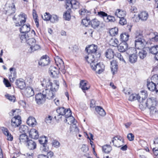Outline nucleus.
Segmentation results:
<instances>
[{
  "instance_id": "1",
  "label": "nucleus",
  "mask_w": 158,
  "mask_h": 158,
  "mask_svg": "<svg viewBox=\"0 0 158 158\" xmlns=\"http://www.w3.org/2000/svg\"><path fill=\"white\" fill-rule=\"evenodd\" d=\"M139 106L142 110L148 107L151 115L158 114V102L154 98H149L146 101L143 100L140 103Z\"/></svg>"
},
{
  "instance_id": "2",
  "label": "nucleus",
  "mask_w": 158,
  "mask_h": 158,
  "mask_svg": "<svg viewBox=\"0 0 158 158\" xmlns=\"http://www.w3.org/2000/svg\"><path fill=\"white\" fill-rule=\"evenodd\" d=\"M53 83L48 82V85L46 88L41 93L45 97L49 99L53 98L55 96V93L59 87V82L57 80L54 81Z\"/></svg>"
},
{
  "instance_id": "3",
  "label": "nucleus",
  "mask_w": 158,
  "mask_h": 158,
  "mask_svg": "<svg viewBox=\"0 0 158 158\" xmlns=\"http://www.w3.org/2000/svg\"><path fill=\"white\" fill-rule=\"evenodd\" d=\"M135 38V47L138 49L143 48L147 44V41L143 36L142 32L140 31L136 32Z\"/></svg>"
},
{
  "instance_id": "4",
  "label": "nucleus",
  "mask_w": 158,
  "mask_h": 158,
  "mask_svg": "<svg viewBox=\"0 0 158 158\" xmlns=\"http://www.w3.org/2000/svg\"><path fill=\"white\" fill-rule=\"evenodd\" d=\"M117 147H120L123 146L124 143V139L121 137L115 136L113 138L111 142H110L111 144Z\"/></svg>"
},
{
  "instance_id": "5",
  "label": "nucleus",
  "mask_w": 158,
  "mask_h": 158,
  "mask_svg": "<svg viewBox=\"0 0 158 158\" xmlns=\"http://www.w3.org/2000/svg\"><path fill=\"white\" fill-rule=\"evenodd\" d=\"M55 63L63 73L64 74L66 72L65 69L64 63L62 60L58 56L56 57L55 58Z\"/></svg>"
},
{
  "instance_id": "6",
  "label": "nucleus",
  "mask_w": 158,
  "mask_h": 158,
  "mask_svg": "<svg viewBox=\"0 0 158 158\" xmlns=\"http://www.w3.org/2000/svg\"><path fill=\"white\" fill-rule=\"evenodd\" d=\"M91 67L93 70L96 71L97 73L100 74L103 71L104 67L101 63H95L91 64Z\"/></svg>"
},
{
  "instance_id": "7",
  "label": "nucleus",
  "mask_w": 158,
  "mask_h": 158,
  "mask_svg": "<svg viewBox=\"0 0 158 158\" xmlns=\"http://www.w3.org/2000/svg\"><path fill=\"white\" fill-rule=\"evenodd\" d=\"M100 54L98 53L97 56L91 54H88V55L85 57V58L87 62L90 64V65L92 63H95V58L97 59L100 57Z\"/></svg>"
},
{
  "instance_id": "8",
  "label": "nucleus",
  "mask_w": 158,
  "mask_h": 158,
  "mask_svg": "<svg viewBox=\"0 0 158 158\" xmlns=\"http://www.w3.org/2000/svg\"><path fill=\"white\" fill-rule=\"evenodd\" d=\"M98 47L94 44H92L89 46L88 48H85V50L88 54H91L97 56L98 53L97 52Z\"/></svg>"
},
{
  "instance_id": "9",
  "label": "nucleus",
  "mask_w": 158,
  "mask_h": 158,
  "mask_svg": "<svg viewBox=\"0 0 158 158\" xmlns=\"http://www.w3.org/2000/svg\"><path fill=\"white\" fill-rule=\"evenodd\" d=\"M35 100L36 103L40 105L44 103L46 100V98L41 93H38L35 96Z\"/></svg>"
},
{
  "instance_id": "10",
  "label": "nucleus",
  "mask_w": 158,
  "mask_h": 158,
  "mask_svg": "<svg viewBox=\"0 0 158 158\" xmlns=\"http://www.w3.org/2000/svg\"><path fill=\"white\" fill-rule=\"evenodd\" d=\"M21 121L20 117L17 116L16 117L13 118L11 120V125L13 127H18L21 123Z\"/></svg>"
},
{
  "instance_id": "11",
  "label": "nucleus",
  "mask_w": 158,
  "mask_h": 158,
  "mask_svg": "<svg viewBox=\"0 0 158 158\" xmlns=\"http://www.w3.org/2000/svg\"><path fill=\"white\" fill-rule=\"evenodd\" d=\"M49 58L47 55L43 56L39 62V64L41 66L48 65L49 63Z\"/></svg>"
},
{
  "instance_id": "12",
  "label": "nucleus",
  "mask_w": 158,
  "mask_h": 158,
  "mask_svg": "<svg viewBox=\"0 0 158 158\" xmlns=\"http://www.w3.org/2000/svg\"><path fill=\"white\" fill-rule=\"evenodd\" d=\"M51 75L53 77L55 78L58 77V75L60 73L59 69H57L55 67L51 66L49 69Z\"/></svg>"
},
{
  "instance_id": "13",
  "label": "nucleus",
  "mask_w": 158,
  "mask_h": 158,
  "mask_svg": "<svg viewBox=\"0 0 158 158\" xmlns=\"http://www.w3.org/2000/svg\"><path fill=\"white\" fill-rule=\"evenodd\" d=\"M24 93L25 95L27 97H30L34 94L33 89L31 87H27L24 90Z\"/></svg>"
},
{
  "instance_id": "14",
  "label": "nucleus",
  "mask_w": 158,
  "mask_h": 158,
  "mask_svg": "<svg viewBox=\"0 0 158 158\" xmlns=\"http://www.w3.org/2000/svg\"><path fill=\"white\" fill-rule=\"evenodd\" d=\"M29 135L31 138L35 139H38L39 137L38 131L34 129L30 130L29 132Z\"/></svg>"
},
{
  "instance_id": "15",
  "label": "nucleus",
  "mask_w": 158,
  "mask_h": 158,
  "mask_svg": "<svg viewBox=\"0 0 158 158\" xmlns=\"http://www.w3.org/2000/svg\"><path fill=\"white\" fill-rule=\"evenodd\" d=\"M147 86L148 89L150 91H155L156 93L158 92V90L156 88V85L152 81L151 82H148Z\"/></svg>"
},
{
  "instance_id": "16",
  "label": "nucleus",
  "mask_w": 158,
  "mask_h": 158,
  "mask_svg": "<svg viewBox=\"0 0 158 158\" xmlns=\"http://www.w3.org/2000/svg\"><path fill=\"white\" fill-rule=\"evenodd\" d=\"M15 84L19 88L23 89L26 86L25 83L23 79L20 78L16 80Z\"/></svg>"
},
{
  "instance_id": "17",
  "label": "nucleus",
  "mask_w": 158,
  "mask_h": 158,
  "mask_svg": "<svg viewBox=\"0 0 158 158\" xmlns=\"http://www.w3.org/2000/svg\"><path fill=\"white\" fill-rule=\"evenodd\" d=\"M27 143V146L29 150H33L36 148V144L35 142L32 140H29Z\"/></svg>"
},
{
  "instance_id": "18",
  "label": "nucleus",
  "mask_w": 158,
  "mask_h": 158,
  "mask_svg": "<svg viewBox=\"0 0 158 158\" xmlns=\"http://www.w3.org/2000/svg\"><path fill=\"white\" fill-rule=\"evenodd\" d=\"M56 112L58 114L57 115V117L58 118H60V117H58L60 116V115L63 116L69 113V112H67V109L66 111L64 107H60L57 109L56 110ZM61 117H60V118H61Z\"/></svg>"
},
{
  "instance_id": "19",
  "label": "nucleus",
  "mask_w": 158,
  "mask_h": 158,
  "mask_svg": "<svg viewBox=\"0 0 158 158\" xmlns=\"http://www.w3.org/2000/svg\"><path fill=\"white\" fill-rule=\"evenodd\" d=\"M118 47V50L120 52H124L126 51L128 47L127 44L125 42H122Z\"/></svg>"
},
{
  "instance_id": "20",
  "label": "nucleus",
  "mask_w": 158,
  "mask_h": 158,
  "mask_svg": "<svg viewBox=\"0 0 158 158\" xmlns=\"http://www.w3.org/2000/svg\"><path fill=\"white\" fill-rule=\"evenodd\" d=\"M142 49H140L138 52L137 51L136 53H138V56L140 59H143L145 58L147 55V49L146 48H143Z\"/></svg>"
},
{
  "instance_id": "21",
  "label": "nucleus",
  "mask_w": 158,
  "mask_h": 158,
  "mask_svg": "<svg viewBox=\"0 0 158 158\" xmlns=\"http://www.w3.org/2000/svg\"><path fill=\"white\" fill-rule=\"evenodd\" d=\"M80 87L84 91L88 90L90 87L88 82L85 80H82L80 82Z\"/></svg>"
},
{
  "instance_id": "22",
  "label": "nucleus",
  "mask_w": 158,
  "mask_h": 158,
  "mask_svg": "<svg viewBox=\"0 0 158 158\" xmlns=\"http://www.w3.org/2000/svg\"><path fill=\"white\" fill-rule=\"evenodd\" d=\"M19 19H21L20 23H16L15 24L16 26H20L23 25V24H24L26 21V16L25 14H20L19 15Z\"/></svg>"
},
{
  "instance_id": "23",
  "label": "nucleus",
  "mask_w": 158,
  "mask_h": 158,
  "mask_svg": "<svg viewBox=\"0 0 158 158\" xmlns=\"http://www.w3.org/2000/svg\"><path fill=\"white\" fill-rule=\"evenodd\" d=\"M39 141L43 148L42 150L45 152L48 151V148H46V143L47 142V140L46 139V137L44 136V137L42 138L41 139L39 140Z\"/></svg>"
},
{
  "instance_id": "24",
  "label": "nucleus",
  "mask_w": 158,
  "mask_h": 158,
  "mask_svg": "<svg viewBox=\"0 0 158 158\" xmlns=\"http://www.w3.org/2000/svg\"><path fill=\"white\" fill-rule=\"evenodd\" d=\"M30 25L23 24L20 28V31L22 33H27L30 31Z\"/></svg>"
},
{
  "instance_id": "25",
  "label": "nucleus",
  "mask_w": 158,
  "mask_h": 158,
  "mask_svg": "<svg viewBox=\"0 0 158 158\" xmlns=\"http://www.w3.org/2000/svg\"><path fill=\"white\" fill-rule=\"evenodd\" d=\"M105 55L107 58L110 60L114 58V52L112 49H107Z\"/></svg>"
},
{
  "instance_id": "26",
  "label": "nucleus",
  "mask_w": 158,
  "mask_h": 158,
  "mask_svg": "<svg viewBox=\"0 0 158 158\" xmlns=\"http://www.w3.org/2000/svg\"><path fill=\"white\" fill-rule=\"evenodd\" d=\"M27 123L29 126L34 127L36 124V122L35 118L31 116L28 118L27 121Z\"/></svg>"
},
{
  "instance_id": "27",
  "label": "nucleus",
  "mask_w": 158,
  "mask_h": 158,
  "mask_svg": "<svg viewBox=\"0 0 158 158\" xmlns=\"http://www.w3.org/2000/svg\"><path fill=\"white\" fill-rule=\"evenodd\" d=\"M140 98V96H139L138 94L134 93L130 95L128 100L131 101H133L136 100H137L138 101H139Z\"/></svg>"
},
{
  "instance_id": "28",
  "label": "nucleus",
  "mask_w": 158,
  "mask_h": 158,
  "mask_svg": "<svg viewBox=\"0 0 158 158\" xmlns=\"http://www.w3.org/2000/svg\"><path fill=\"white\" fill-rule=\"evenodd\" d=\"M19 142L21 144L26 142L27 143V141L29 140L27 136L24 134L20 135L19 137Z\"/></svg>"
},
{
  "instance_id": "29",
  "label": "nucleus",
  "mask_w": 158,
  "mask_h": 158,
  "mask_svg": "<svg viewBox=\"0 0 158 158\" xmlns=\"http://www.w3.org/2000/svg\"><path fill=\"white\" fill-rule=\"evenodd\" d=\"M71 120L70 122L72 123L71 126L70 131H77L78 129V128L76 124V122L75 119L73 117H71Z\"/></svg>"
},
{
  "instance_id": "30",
  "label": "nucleus",
  "mask_w": 158,
  "mask_h": 158,
  "mask_svg": "<svg viewBox=\"0 0 158 158\" xmlns=\"http://www.w3.org/2000/svg\"><path fill=\"white\" fill-rule=\"evenodd\" d=\"M66 8L68 10H71L73 5L78 2L76 0H66Z\"/></svg>"
},
{
  "instance_id": "31",
  "label": "nucleus",
  "mask_w": 158,
  "mask_h": 158,
  "mask_svg": "<svg viewBox=\"0 0 158 158\" xmlns=\"http://www.w3.org/2000/svg\"><path fill=\"white\" fill-rule=\"evenodd\" d=\"M139 19L142 21H146L148 17V14L146 11H143L138 15Z\"/></svg>"
},
{
  "instance_id": "32",
  "label": "nucleus",
  "mask_w": 158,
  "mask_h": 158,
  "mask_svg": "<svg viewBox=\"0 0 158 158\" xmlns=\"http://www.w3.org/2000/svg\"><path fill=\"white\" fill-rule=\"evenodd\" d=\"M114 14L115 16L120 18L122 17H124L126 15V12L124 11L121 10L120 9H117Z\"/></svg>"
},
{
  "instance_id": "33",
  "label": "nucleus",
  "mask_w": 158,
  "mask_h": 158,
  "mask_svg": "<svg viewBox=\"0 0 158 158\" xmlns=\"http://www.w3.org/2000/svg\"><path fill=\"white\" fill-rule=\"evenodd\" d=\"M98 15L100 17H102L104 20L106 22H108L109 15L103 11H99L98 12Z\"/></svg>"
},
{
  "instance_id": "34",
  "label": "nucleus",
  "mask_w": 158,
  "mask_h": 158,
  "mask_svg": "<svg viewBox=\"0 0 158 158\" xmlns=\"http://www.w3.org/2000/svg\"><path fill=\"white\" fill-rule=\"evenodd\" d=\"M111 67V70L112 73L114 74L115 72H116L118 69V65L117 64L116 61L114 60H113L110 62Z\"/></svg>"
},
{
  "instance_id": "35",
  "label": "nucleus",
  "mask_w": 158,
  "mask_h": 158,
  "mask_svg": "<svg viewBox=\"0 0 158 158\" xmlns=\"http://www.w3.org/2000/svg\"><path fill=\"white\" fill-rule=\"evenodd\" d=\"M129 35L126 33H123L120 35V40L122 42H125L127 41L129 39Z\"/></svg>"
},
{
  "instance_id": "36",
  "label": "nucleus",
  "mask_w": 158,
  "mask_h": 158,
  "mask_svg": "<svg viewBox=\"0 0 158 158\" xmlns=\"http://www.w3.org/2000/svg\"><path fill=\"white\" fill-rule=\"evenodd\" d=\"M137 60V56L134 53L130 54L129 57V60L131 63H134L136 62Z\"/></svg>"
},
{
  "instance_id": "37",
  "label": "nucleus",
  "mask_w": 158,
  "mask_h": 158,
  "mask_svg": "<svg viewBox=\"0 0 158 158\" xmlns=\"http://www.w3.org/2000/svg\"><path fill=\"white\" fill-rule=\"evenodd\" d=\"M90 23L92 27L94 28H96L98 27L100 24V21L96 19H94L92 20Z\"/></svg>"
},
{
  "instance_id": "38",
  "label": "nucleus",
  "mask_w": 158,
  "mask_h": 158,
  "mask_svg": "<svg viewBox=\"0 0 158 158\" xmlns=\"http://www.w3.org/2000/svg\"><path fill=\"white\" fill-rule=\"evenodd\" d=\"M95 110L100 115L104 116L106 115V112L104 109L100 106H97L95 108Z\"/></svg>"
},
{
  "instance_id": "39",
  "label": "nucleus",
  "mask_w": 158,
  "mask_h": 158,
  "mask_svg": "<svg viewBox=\"0 0 158 158\" xmlns=\"http://www.w3.org/2000/svg\"><path fill=\"white\" fill-rule=\"evenodd\" d=\"M118 43V40L115 38H111L109 42L110 45L114 47H117Z\"/></svg>"
},
{
  "instance_id": "40",
  "label": "nucleus",
  "mask_w": 158,
  "mask_h": 158,
  "mask_svg": "<svg viewBox=\"0 0 158 158\" xmlns=\"http://www.w3.org/2000/svg\"><path fill=\"white\" fill-rule=\"evenodd\" d=\"M79 13L80 15L82 16H87V15H89L90 14V12L84 8H82L79 11Z\"/></svg>"
},
{
  "instance_id": "41",
  "label": "nucleus",
  "mask_w": 158,
  "mask_h": 158,
  "mask_svg": "<svg viewBox=\"0 0 158 158\" xmlns=\"http://www.w3.org/2000/svg\"><path fill=\"white\" fill-rule=\"evenodd\" d=\"M102 149L103 151L105 153H108L112 150V147L110 145H104L102 147Z\"/></svg>"
},
{
  "instance_id": "42",
  "label": "nucleus",
  "mask_w": 158,
  "mask_h": 158,
  "mask_svg": "<svg viewBox=\"0 0 158 158\" xmlns=\"http://www.w3.org/2000/svg\"><path fill=\"white\" fill-rule=\"evenodd\" d=\"M148 48L150 52L152 54L155 55L158 52V45H157Z\"/></svg>"
},
{
  "instance_id": "43",
  "label": "nucleus",
  "mask_w": 158,
  "mask_h": 158,
  "mask_svg": "<svg viewBox=\"0 0 158 158\" xmlns=\"http://www.w3.org/2000/svg\"><path fill=\"white\" fill-rule=\"evenodd\" d=\"M33 16L36 26L38 27L39 26V20L38 19V16L36 11L35 10H33L32 12Z\"/></svg>"
},
{
  "instance_id": "44",
  "label": "nucleus",
  "mask_w": 158,
  "mask_h": 158,
  "mask_svg": "<svg viewBox=\"0 0 158 158\" xmlns=\"http://www.w3.org/2000/svg\"><path fill=\"white\" fill-rule=\"evenodd\" d=\"M157 32L152 33L150 34L153 37L150 39L152 42H157L158 41V35Z\"/></svg>"
},
{
  "instance_id": "45",
  "label": "nucleus",
  "mask_w": 158,
  "mask_h": 158,
  "mask_svg": "<svg viewBox=\"0 0 158 158\" xmlns=\"http://www.w3.org/2000/svg\"><path fill=\"white\" fill-rule=\"evenodd\" d=\"M69 112V113L66 114L65 115V117L66 119L64 120L65 123H67L68 120H70V121L71 120V117H73L71 116V111L70 109H67V112Z\"/></svg>"
},
{
  "instance_id": "46",
  "label": "nucleus",
  "mask_w": 158,
  "mask_h": 158,
  "mask_svg": "<svg viewBox=\"0 0 158 158\" xmlns=\"http://www.w3.org/2000/svg\"><path fill=\"white\" fill-rule=\"evenodd\" d=\"M70 10H68L67 11L65 12L63 15V17L66 20L69 21L70 19L71 16L70 13Z\"/></svg>"
},
{
  "instance_id": "47",
  "label": "nucleus",
  "mask_w": 158,
  "mask_h": 158,
  "mask_svg": "<svg viewBox=\"0 0 158 158\" xmlns=\"http://www.w3.org/2000/svg\"><path fill=\"white\" fill-rule=\"evenodd\" d=\"M110 35L112 36H115L118 33V29L116 27L113 28L110 30L109 31Z\"/></svg>"
},
{
  "instance_id": "48",
  "label": "nucleus",
  "mask_w": 158,
  "mask_h": 158,
  "mask_svg": "<svg viewBox=\"0 0 158 158\" xmlns=\"http://www.w3.org/2000/svg\"><path fill=\"white\" fill-rule=\"evenodd\" d=\"M6 98L10 102H15V97L12 95H11L8 94H6L5 95Z\"/></svg>"
},
{
  "instance_id": "49",
  "label": "nucleus",
  "mask_w": 158,
  "mask_h": 158,
  "mask_svg": "<svg viewBox=\"0 0 158 158\" xmlns=\"http://www.w3.org/2000/svg\"><path fill=\"white\" fill-rule=\"evenodd\" d=\"M40 81L41 83V85L43 86H44L45 85H48V82H50L49 81V80H46L44 79V77H41L40 79Z\"/></svg>"
},
{
  "instance_id": "50",
  "label": "nucleus",
  "mask_w": 158,
  "mask_h": 158,
  "mask_svg": "<svg viewBox=\"0 0 158 158\" xmlns=\"http://www.w3.org/2000/svg\"><path fill=\"white\" fill-rule=\"evenodd\" d=\"M90 19L86 17L85 19H83L82 20V23L85 27H88L90 25Z\"/></svg>"
},
{
  "instance_id": "51",
  "label": "nucleus",
  "mask_w": 158,
  "mask_h": 158,
  "mask_svg": "<svg viewBox=\"0 0 158 158\" xmlns=\"http://www.w3.org/2000/svg\"><path fill=\"white\" fill-rule=\"evenodd\" d=\"M20 37L22 41L27 42L29 37L28 34L25 33L24 34L20 35Z\"/></svg>"
},
{
  "instance_id": "52",
  "label": "nucleus",
  "mask_w": 158,
  "mask_h": 158,
  "mask_svg": "<svg viewBox=\"0 0 158 158\" xmlns=\"http://www.w3.org/2000/svg\"><path fill=\"white\" fill-rule=\"evenodd\" d=\"M40 48V47L39 45L35 44L33 46H31L30 47V49L31 51H30V52H32L39 49Z\"/></svg>"
},
{
  "instance_id": "53",
  "label": "nucleus",
  "mask_w": 158,
  "mask_h": 158,
  "mask_svg": "<svg viewBox=\"0 0 158 158\" xmlns=\"http://www.w3.org/2000/svg\"><path fill=\"white\" fill-rule=\"evenodd\" d=\"M27 42V44L31 46H33L35 44L36 40L33 38H29V37Z\"/></svg>"
},
{
  "instance_id": "54",
  "label": "nucleus",
  "mask_w": 158,
  "mask_h": 158,
  "mask_svg": "<svg viewBox=\"0 0 158 158\" xmlns=\"http://www.w3.org/2000/svg\"><path fill=\"white\" fill-rule=\"evenodd\" d=\"M28 130V127L26 125H22L19 127V131L20 132H25Z\"/></svg>"
},
{
  "instance_id": "55",
  "label": "nucleus",
  "mask_w": 158,
  "mask_h": 158,
  "mask_svg": "<svg viewBox=\"0 0 158 158\" xmlns=\"http://www.w3.org/2000/svg\"><path fill=\"white\" fill-rule=\"evenodd\" d=\"M51 15L48 13L46 12L44 14V16H42L43 19L45 21H49L50 19Z\"/></svg>"
},
{
  "instance_id": "56",
  "label": "nucleus",
  "mask_w": 158,
  "mask_h": 158,
  "mask_svg": "<svg viewBox=\"0 0 158 158\" xmlns=\"http://www.w3.org/2000/svg\"><path fill=\"white\" fill-rule=\"evenodd\" d=\"M115 56L118 58L120 61L124 63H126V62L124 60L123 56H122L121 54L119 53H117L115 54Z\"/></svg>"
},
{
  "instance_id": "57",
  "label": "nucleus",
  "mask_w": 158,
  "mask_h": 158,
  "mask_svg": "<svg viewBox=\"0 0 158 158\" xmlns=\"http://www.w3.org/2000/svg\"><path fill=\"white\" fill-rule=\"evenodd\" d=\"M10 75H12L13 77L16 78V69L14 68H11L10 69Z\"/></svg>"
},
{
  "instance_id": "58",
  "label": "nucleus",
  "mask_w": 158,
  "mask_h": 158,
  "mask_svg": "<svg viewBox=\"0 0 158 158\" xmlns=\"http://www.w3.org/2000/svg\"><path fill=\"white\" fill-rule=\"evenodd\" d=\"M57 20L58 17L56 15H51L50 19L49 20H50L51 22L52 23H55L56 21H57Z\"/></svg>"
},
{
  "instance_id": "59",
  "label": "nucleus",
  "mask_w": 158,
  "mask_h": 158,
  "mask_svg": "<svg viewBox=\"0 0 158 158\" xmlns=\"http://www.w3.org/2000/svg\"><path fill=\"white\" fill-rule=\"evenodd\" d=\"M140 93L141 98L143 99L147 98L148 96V94L146 91L145 90H142Z\"/></svg>"
},
{
  "instance_id": "60",
  "label": "nucleus",
  "mask_w": 158,
  "mask_h": 158,
  "mask_svg": "<svg viewBox=\"0 0 158 158\" xmlns=\"http://www.w3.org/2000/svg\"><path fill=\"white\" fill-rule=\"evenodd\" d=\"M60 145V143L57 140H53L52 142V146L56 148L59 147Z\"/></svg>"
},
{
  "instance_id": "61",
  "label": "nucleus",
  "mask_w": 158,
  "mask_h": 158,
  "mask_svg": "<svg viewBox=\"0 0 158 158\" xmlns=\"http://www.w3.org/2000/svg\"><path fill=\"white\" fill-rule=\"evenodd\" d=\"M120 19L119 23L121 25H124L126 24L127 21L124 18V17H122L119 18Z\"/></svg>"
},
{
  "instance_id": "62",
  "label": "nucleus",
  "mask_w": 158,
  "mask_h": 158,
  "mask_svg": "<svg viewBox=\"0 0 158 158\" xmlns=\"http://www.w3.org/2000/svg\"><path fill=\"white\" fill-rule=\"evenodd\" d=\"M127 138L129 141H131L134 139V136L132 134L130 133L128 134Z\"/></svg>"
},
{
  "instance_id": "63",
  "label": "nucleus",
  "mask_w": 158,
  "mask_h": 158,
  "mask_svg": "<svg viewBox=\"0 0 158 158\" xmlns=\"http://www.w3.org/2000/svg\"><path fill=\"white\" fill-rule=\"evenodd\" d=\"M135 49L132 48H129L128 49L127 48V49L126 51V53L127 54H131V53H133V52L134 51Z\"/></svg>"
},
{
  "instance_id": "64",
  "label": "nucleus",
  "mask_w": 158,
  "mask_h": 158,
  "mask_svg": "<svg viewBox=\"0 0 158 158\" xmlns=\"http://www.w3.org/2000/svg\"><path fill=\"white\" fill-rule=\"evenodd\" d=\"M3 82L6 87L10 86V84L8 80L4 78Z\"/></svg>"
}]
</instances>
